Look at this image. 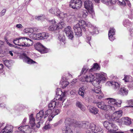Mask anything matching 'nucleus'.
<instances>
[{"instance_id": "obj_1", "label": "nucleus", "mask_w": 133, "mask_h": 133, "mask_svg": "<svg viewBox=\"0 0 133 133\" xmlns=\"http://www.w3.org/2000/svg\"><path fill=\"white\" fill-rule=\"evenodd\" d=\"M86 26L89 28L88 30L92 35L98 33L97 28L92 25L89 22H86L83 20H81L79 23L74 25L73 27L75 35L78 37L81 36L82 35V31L85 32Z\"/></svg>"}, {"instance_id": "obj_2", "label": "nucleus", "mask_w": 133, "mask_h": 133, "mask_svg": "<svg viewBox=\"0 0 133 133\" xmlns=\"http://www.w3.org/2000/svg\"><path fill=\"white\" fill-rule=\"evenodd\" d=\"M107 99H109L108 103L112 106L107 105L103 102L96 103V105L101 109L107 111L108 110L114 111L117 107H121L122 103L121 100L112 98H108Z\"/></svg>"}, {"instance_id": "obj_3", "label": "nucleus", "mask_w": 133, "mask_h": 133, "mask_svg": "<svg viewBox=\"0 0 133 133\" xmlns=\"http://www.w3.org/2000/svg\"><path fill=\"white\" fill-rule=\"evenodd\" d=\"M77 121L69 118H66L65 121V126L62 128L63 132L64 133H73L70 127L71 126L75 127V123Z\"/></svg>"}, {"instance_id": "obj_4", "label": "nucleus", "mask_w": 133, "mask_h": 133, "mask_svg": "<svg viewBox=\"0 0 133 133\" xmlns=\"http://www.w3.org/2000/svg\"><path fill=\"white\" fill-rule=\"evenodd\" d=\"M56 94L57 96L54 98V100H56L58 105L62 106L65 100L64 97L65 96V93L64 92L63 93L61 89H58L56 91Z\"/></svg>"}, {"instance_id": "obj_5", "label": "nucleus", "mask_w": 133, "mask_h": 133, "mask_svg": "<svg viewBox=\"0 0 133 133\" xmlns=\"http://www.w3.org/2000/svg\"><path fill=\"white\" fill-rule=\"evenodd\" d=\"M84 6L89 13L92 15V18L94 17L95 12L93 9V4L89 0H84Z\"/></svg>"}, {"instance_id": "obj_6", "label": "nucleus", "mask_w": 133, "mask_h": 133, "mask_svg": "<svg viewBox=\"0 0 133 133\" xmlns=\"http://www.w3.org/2000/svg\"><path fill=\"white\" fill-rule=\"evenodd\" d=\"M50 24H52L49 26L48 28L49 31H52L55 30L59 29H61L64 25L63 23L62 22L59 23L57 25H55L56 22L54 20H51L49 21Z\"/></svg>"}, {"instance_id": "obj_7", "label": "nucleus", "mask_w": 133, "mask_h": 133, "mask_svg": "<svg viewBox=\"0 0 133 133\" xmlns=\"http://www.w3.org/2000/svg\"><path fill=\"white\" fill-rule=\"evenodd\" d=\"M82 6L81 0H71L69 4V6L74 9H78Z\"/></svg>"}, {"instance_id": "obj_8", "label": "nucleus", "mask_w": 133, "mask_h": 133, "mask_svg": "<svg viewBox=\"0 0 133 133\" xmlns=\"http://www.w3.org/2000/svg\"><path fill=\"white\" fill-rule=\"evenodd\" d=\"M91 123L87 121H83L82 122H76L75 124V127L87 129H89V126H90Z\"/></svg>"}, {"instance_id": "obj_9", "label": "nucleus", "mask_w": 133, "mask_h": 133, "mask_svg": "<svg viewBox=\"0 0 133 133\" xmlns=\"http://www.w3.org/2000/svg\"><path fill=\"white\" fill-rule=\"evenodd\" d=\"M93 94L96 97V98L98 99H101L103 97L104 95L102 93L101 89L95 87L94 89L92 90Z\"/></svg>"}, {"instance_id": "obj_10", "label": "nucleus", "mask_w": 133, "mask_h": 133, "mask_svg": "<svg viewBox=\"0 0 133 133\" xmlns=\"http://www.w3.org/2000/svg\"><path fill=\"white\" fill-rule=\"evenodd\" d=\"M64 31L68 38L71 40L73 39L74 38V33L71 30L70 26H67L65 28Z\"/></svg>"}, {"instance_id": "obj_11", "label": "nucleus", "mask_w": 133, "mask_h": 133, "mask_svg": "<svg viewBox=\"0 0 133 133\" xmlns=\"http://www.w3.org/2000/svg\"><path fill=\"white\" fill-rule=\"evenodd\" d=\"M122 110L115 111L112 114L111 119L116 122H118L119 118L122 116Z\"/></svg>"}, {"instance_id": "obj_12", "label": "nucleus", "mask_w": 133, "mask_h": 133, "mask_svg": "<svg viewBox=\"0 0 133 133\" xmlns=\"http://www.w3.org/2000/svg\"><path fill=\"white\" fill-rule=\"evenodd\" d=\"M48 111H46L44 115V111L43 110H41L37 114L36 116V119L40 120L41 119H43V118H45L46 117L48 116L49 115L48 113Z\"/></svg>"}, {"instance_id": "obj_13", "label": "nucleus", "mask_w": 133, "mask_h": 133, "mask_svg": "<svg viewBox=\"0 0 133 133\" xmlns=\"http://www.w3.org/2000/svg\"><path fill=\"white\" fill-rule=\"evenodd\" d=\"M13 129L11 125H7L2 130L1 133H12Z\"/></svg>"}, {"instance_id": "obj_14", "label": "nucleus", "mask_w": 133, "mask_h": 133, "mask_svg": "<svg viewBox=\"0 0 133 133\" xmlns=\"http://www.w3.org/2000/svg\"><path fill=\"white\" fill-rule=\"evenodd\" d=\"M37 47H36V49L40 52L41 53H45L47 52L48 50L47 49L45 48L40 43H37Z\"/></svg>"}, {"instance_id": "obj_15", "label": "nucleus", "mask_w": 133, "mask_h": 133, "mask_svg": "<svg viewBox=\"0 0 133 133\" xmlns=\"http://www.w3.org/2000/svg\"><path fill=\"white\" fill-rule=\"evenodd\" d=\"M18 129L22 132L29 133V132H27L28 130H30V132H31V129L30 128V127L27 125L25 126H21L18 128Z\"/></svg>"}, {"instance_id": "obj_16", "label": "nucleus", "mask_w": 133, "mask_h": 133, "mask_svg": "<svg viewBox=\"0 0 133 133\" xmlns=\"http://www.w3.org/2000/svg\"><path fill=\"white\" fill-rule=\"evenodd\" d=\"M59 105V107H61L62 106H60L58 105L57 103V102L56 100H52L50 103L48 104V109L50 110H53L55 107L57 105Z\"/></svg>"}, {"instance_id": "obj_17", "label": "nucleus", "mask_w": 133, "mask_h": 133, "mask_svg": "<svg viewBox=\"0 0 133 133\" xmlns=\"http://www.w3.org/2000/svg\"><path fill=\"white\" fill-rule=\"evenodd\" d=\"M49 11L50 13L58 17H59L61 15L60 10L57 8H52L49 10Z\"/></svg>"}, {"instance_id": "obj_18", "label": "nucleus", "mask_w": 133, "mask_h": 133, "mask_svg": "<svg viewBox=\"0 0 133 133\" xmlns=\"http://www.w3.org/2000/svg\"><path fill=\"white\" fill-rule=\"evenodd\" d=\"M98 126V125H96L93 123H91L89 126L90 130L87 131L86 133H94Z\"/></svg>"}, {"instance_id": "obj_19", "label": "nucleus", "mask_w": 133, "mask_h": 133, "mask_svg": "<svg viewBox=\"0 0 133 133\" xmlns=\"http://www.w3.org/2000/svg\"><path fill=\"white\" fill-rule=\"evenodd\" d=\"M95 74L93 75L92 74L89 72V74L85 77V81L87 82H91L95 78Z\"/></svg>"}, {"instance_id": "obj_20", "label": "nucleus", "mask_w": 133, "mask_h": 133, "mask_svg": "<svg viewBox=\"0 0 133 133\" xmlns=\"http://www.w3.org/2000/svg\"><path fill=\"white\" fill-rule=\"evenodd\" d=\"M24 39L23 38H22L19 37L18 38H16L14 40L13 42L16 45L23 46H24L25 45V44H23V43H21V41H22Z\"/></svg>"}, {"instance_id": "obj_21", "label": "nucleus", "mask_w": 133, "mask_h": 133, "mask_svg": "<svg viewBox=\"0 0 133 133\" xmlns=\"http://www.w3.org/2000/svg\"><path fill=\"white\" fill-rule=\"evenodd\" d=\"M118 94L122 96H127L128 94V91L127 89L124 87L121 88L119 90Z\"/></svg>"}, {"instance_id": "obj_22", "label": "nucleus", "mask_w": 133, "mask_h": 133, "mask_svg": "<svg viewBox=\"0 0 133 133\" xmlns=\"http://www.w3.org/2000/svg\"><path fill=\"white\" fill-rule=\"evenodd\" d=\"M95 75L99 80H100V82L102 80H105L106 79L107 74L106 73H103L100 74L99 73H95Z\"/></svg>"}, {"instance_id": "obj_23", "label": "nucleus", "mask_w": 133, "mask_h": 133, "mask_svg": "<svg viewBox=\"0 0 133 133\" xmlns=\"http://www.w3.org/2000/svg\"><path fill=\"white\" fill-rule=\"evenodd\" d=\"M110 128L108 132H110L114 133L118 129L117 126L115 124L111 123Z\"/></svg>"}, {"instance_id": "obj_24", "label": "nucleus", "mask_w": 133, "mask_h": 133, "mask_svg": "<svg viewBox=\"0 0 133 133\" xmlns=\"http://www.w3.org/2000/svg\"><path fill=\"white\" fill-rule=\"evenodd\" d=\"M88 110L91 113L96 115L97 114L98 110L97 108L91 106H89L88 107Z\"/></svg>"}, {"instance_id": "obj_25", "label": "nucleus", "mask_w": 133, "mask_h": 133, "mask_svg": "<svg viewBox=\"0 0 133 133\" xmlns=\"http://www.w3.org/2000/svg\"><path fill=\"white\" fill-rule=\"evenodd\" d=\"M29 123L31 125L32 128L33 129L35 125V118L33 117V114H31L29 115Z\"/></svg>"}, {"instance_id": "obj_26", "label": "nucleus", "mask_w": 133, "mask_h": 133, "mask_svg": "<svg viewBox=\"0 0 133 133\" xmlns=\"http://www.w3.org/2000/svg\"><path fill=\"white\" fill-rule=\"evenodd\" d=\"M60 84L61 85L62 87L64 89L69 84V82L66 81L65 78L63 77L60 82Z\"/></svg>"}, {"instance_id": "obj_27", "label": "nucleus", "mask_w": 133, "mask_h": 133, "mask_svg": "<svg viewBox=\"0 0 133 133\" xmlns=\"http://www.w3.org/2000/svg\"><path fill=\"white\" fill-rule=\"evenodd\" d=\"M100 68L97 63H95L94 64L93 67L89 70V72H91L94 71L99 70Z\"/></svg>"}, {"instance_id": "obj_28", "label": "nucleus", "mask_w": 133, "mask_h": 133, "mask_svg": "<svg viewBox=\"0 0 133 133\" xmlns=\"http://www.w3.org/2000/svg\"><path fill=\"white\" fill-rule=\"evenodd\" d=\"M76 105L77 107L80 108L82 111H84L85 110V108L81 102L78 101H77Z\"/></svg>"}, {"instance_id": "obj_29", "label": "nucleus", "mask_w": 133, "mask_h": 133, "mask_svg": "<svg viewBox=\"0 0 133 133\" xmlns=\"http://www.w3.org/2000/svg\"><path fill=\"white\" fill-rule=\"evenodd\" d=\"M91 82L95 87L98 86L100 82V80H99L97 77L96 78L95 77V78L93 80H92Z\"/></svg>"}, {"instance_id": "obj_30", "label": "nucleus", "mask_w": 133, "mask_h": 133, "mask_svg": "<svg viewBox=\"0 0 133 133\" xmlns=\"http://www.w3.org/2000/svg\"><path fill=\"white\" fill-rule=\"evenodd\" d=\"M25 43H26L25 45L24 46H29L32 45L33 44L32 41L27 38H25Z\"/></svg>"}, {"instance_id": "obj_31", "label": "nucleus", "mask_w": 133, "mask_h": 133, "mask_svg": "<svg viewBox=\"0 0 133 133\" xmlns=\"http://www.w3.org/2000/svg\"><path fill=\"white\" fill-rule=\"evenodd\" d=\"M123 119L124 124L126 125H130L132 123L131 119L129 117H124L123 118Z\"/></svg>"}, {"instance_id": "obj_32", "label": "nucleus", "mask_w": 133, "mask_h": 133, "mask_svg": "<svg viewBox=\"0 0 133 133\" xmlns=\"http://www.w3.org/2000/svg\"><path fill=\"white\" fill-rule=\"evenodd\" d=\"M24 58L25 60V62H26L27 63L29 64H31L36 63L35 61L30 59L25 55H24Z\"/></svg>"}, {"instance_id": "obj_33", "label": "nucleus", "mask_w": 133, "mask_h": 133, "mask_svg": "<svg viewBox=\"0 0 133 133\" xmlns=\"http://www.w3.org/2000/svg\"><path fill=\"white\" fill-rule=\"evenodd\" d=\"M111 86L114 89H118L120 85L118 83L115 81H112L110 82Z\"/></svg>"}, {"instance_id": "obj_34", "label": "nucleus", "mask_w": 133, "mask_h": 133, "mask_svg": "<svg viewBox=\"0 0 133 133\" xmlns=\"http://www.w3.org/2000/svg\"><path fill=\"white\" fill-rule=\"evenodd\" d=\"M40 33V39H43L47 38L49 36V34L47 33L44 32Z\"/></svg>"}, {"instance_id": "obj_35", "label": "nucleus", "mask_w": 133, "mask_h": 133, "mask_svg": "<svg viewBox=\"0 0 133 133\" xmlns=\"http://www.w3.org/2000/svg\"><path fill=\"white\" fill-rule=\"evenodd\" d=\"M123 24L125 26L128 28H129V26H131L132 25L128 19H125L124 21Z\"/></svg>"}, {"instance_id": "obj_36", "label": "nucleus", "mask_w": 133, "mask_h": 133, "mask_svg": "<svg viewBox=\"0 0 133 133\" xmlns=\"http://www.w3.org/2000/svg\"><path fill=\"white\" fill-rule=\"evenodd\" d=\"M85 92V89L83 87L80 88H79L78 94L79 95L83 97H84V95Z\"/></svg>"}, {"instance_id": "obj_37", "label": "nucleus", "mask_w": 133, "mask_h": 133, "mask_svg": "<svg viewBox=\"0 0 133 133\" xmlns=\"http://www.w3.org/2000/svg\"><path fill=\"white\" fill-rule=\"evenodd\" d=\"M110 31L108 33L109 38L110 40L111 41H113L115 39V37L114 36V32L112 33H110Z\"/></svg>"}, {"instance_id": "obj_38", "label": "nucleus", "mask_w": 133, "mask_h": 133, "mask_svg": "<svg viewBox=\"0 0 133 133\" xmlns=\"http://www.w3.org/2000/svg\"><path fill=\"white\" fill-rule=\"evenodd\" d=\"M88 13L87 10H83L81 13V15L83 18H86L88 16Z\"/></svg>"}, {"instance_id": "obj_39", "label": "nucleus", "mask_w": 133, "mask_h": 133, "mask_svg": "<svg viewBox=\"0 0 133 133\" xmlns=\"http://www.w3.org/2000/svg\"><path fill=\"white\" fill-rule=\"evenodd\" d=\"M111 123L107 121H105L103 123V125L105 128L109 130Z\"/></svg>"}, {"instance_id": "obj_40", "label": "nucleus", "mask_w": 133, "mask_h": 133, "mask_svg": "<svg viewBox=\"0 0 133 133\" xmlns=\"http://www.w3.org/2000/svg\"><path fill=\"white\" fill-rule=\"evenodd\" d=\"M119 4L122 6H125L126 5V2H129L128 0H117Z\"/></svg>"}, {"instance_id": "obj_41", "label": "nucleus", "mask_w": 133, "mask_h": 133, "mask_svg": "<svg viewBox=\"0 0 133 133\" xmlns=\"http://www.w3.org/2000/svg\"><path fill=\"white\" fill-rule=\"evenodd\" d=\"M96 130L94 133H103V130L101 128L100 126L98 125L97 128H96Z\"/></svg>"}, {"instance_id": "obj_42", "label": "nucleus", "mask_w": 133, "mask_h": 133, "mask_svg": "<svg viewBox=\"0 0 133 133\" xmlns=\"http://www.w3.org/2000/svg\"><path fill=\"white\" fill-rule=\"evenodd\" d=\"M40 33L33 34V39L35 40H39L40 39Z\"/></svg>"}, {"instance_id": "obj_43", "label": "nucleus", "mask_w": 133, "mask_h": 133, "mask_svg": "<svg viewBox=\"0 0 133 133\" xmlns=\"http://www.w3.org/2000/svg\"><path fill=\"white\" fill-rule=\"evenodd\" d=\"M37 119L38 120H39V121L37 124L36 126V127L37 128H38L40 127L41 125L43 124L44 122L43 119H42L40 120Z\"/></svg>"}, {"instance_id": "obj_44", "label": "nucleus", "mask_w": 133, "mask_h": 133, "mask_svg": "<svg viewBox=\"0 0 133 133\" xmlns=\"http://www.w3.org/2000/svg\"><path fill=\"white\" fill-rule=\"evenodd\" d=\"M88 69L87 66H84L82 69V72L80 75V76H81V75L82 74H84L85 72H87Z\"/></svg>"}, {"instance_id": "obj_45", "label": "nucleus", "mask_w": 133, "mask_h": 133, "mask_svg": "<svg viewBox=\"0 0 133 133\" xmlns=\"http://www.w3.org/2000/svg\"><path fill=\"white\" fill-rule=\"evenodd\" d=\"M101 2L107 5L111 4L112 0H101Z\"/></svg>"}, {"instance_id": "obj_46", "label": "nucleus", "mask_w": 133, "mask_h": 133, "mask_svg": "<svg viewBox=\"0 0 133 133\" xmlns=\"http://www.w3.org/2000/svg\"><path fill=\"white\" fill-rule=\"evenodd\" d=\"M60 112V111L59 110L56 109L55 110V111H54L52 114L55 116L59 114Z\"/></svg>"}, {"instance_id": "obj_47", "label": "nucleus", "mask_w": 133, "mask_h": 133, "mask_svg": "<svg viewBox=\"0 0 133 133\" xmlns=\"http://www.w3.org/2000/svg\"><path fill=\"white\" fill-rule=\"evenodd\" d=\"M91 39V37L88 36H87V38L86 39V41L87 42L89 43L90 45V41Z\"/></svg>"}, {"instance_id": "obj_48", "label": "nucleus", "mask_w": 133, "mask_h": 133, "mask_svg": "<svg viewBox=\"0 0 133 133\" xmlns=\"http://www.w3.org/2000/svg\"><path fill=\"white\" fill-rule=\"evenodd\" d=\"M58 39L60 41L64 42L65 41L64 37L62 36H59L58 38Z\"/></svg>"}, {"instance_id": "obj_49", "label": "nucleus", "mask_w": 133, "mask_h": 133, "mask_svg": "<svg viewBox=\"0 0 133 133\" xmlns=\"http://www.w3.org/2000/svg\"><path fill=\"white\" fill-rule=\"evenodd\" d=\"M6 10L5 9L3 10L0 13V16H2L4 15L6 12Z\"/></svg>"}, {"instance_id": "obj_50", "label": "nucleus", "mask_w": 133, "mask_h": 133, "mask_svg": "<svg viewBox=\"0 0 133 133\" xmlns=\"http://www.w3.org/2000/svg\"><path fill=\"white\" fill-rule=\"evenodd\" d=\"M4 63L5 65L8 67L9 65V62L8 60H5L4 61Z\"/></svg>"}, {"instance_id": "obj_51", "label": "nucleus", "mask_w": 133, "mask_h": 133, "mask_svg": "<svg viewBox=\"0 0 133 133\" xmlns=\"http://www.w3.org/2000/svg\"><path fill=\"white\" fill-rule=\"evenodd\" d=\"M129 76H125L124 78L123 79V80H124L125 82H127L129 81Z\"/></svg>"}, {"instance_id": "obj_52", "label": "nucleus", "mask_w": 133, "mask_h": 133, "mask_svg": "<svg viewBox=\"0 0 133 133\" xmlns=\"http://www.w3.org/2000/svg\"><path fill=\"white\" fill-rule=\"evenodd\" d=\"M3 65L2 64H0V74L3 72Z\"/></svg>"}, {"instance_id": "obj_53", "label": "nucleus", "mask_w": 133, "mask_h": 133, "mask_svg": "<svg viewBox=\"0 0 133 133\" xmlns=\"http://www.w3.org/2000/svg\"><path fill=\"white\" fill-rule=\"evenodd\" d=\"M60 14L61 15L59 17L64 18V17H66L67 16V15L66 14H64L63 13H61V11Z\"/></svg>"}, {"instance_id": "obj_54", "label": "nucleus", "mask_w": 133, "mask_h": 133, "mask_svg": "<svg viewBox=\"0 0 133 133\" xmlns=\"http://www.w3.org/2000/svg\"><path fill=\"white\" fill-rule=\"evenodd\" d=\"M129 88H131L133 87V82H131L128 85Z\"/></svg>"}, {"instance_id": "obj_55", "label": "nucleus", "mask_w": 133, "mask_h": 133, "mask_svg": "<svg viewBox=\"0 0 133 133\" xmlns=\"http://www.w3.org/2000/svg\"><path fill=\"white\" fill-rule=\"evenodd\" d=\"M110 31V33H111L112 32H114V35L115 34V29L113 28H110V30L109 31V32Z\"/></svg>"}, {"instance_id": "obj_56", "label": "nucleus", "mask_w": 133, "mask_h": 133, "mask_svg": "<svg viewBox=\"0 0 133 133\" xmlns=\"http://www.w3.org/2000/svg\"><path fill=\"white\" fill-rule=\"evenodd\" d=\"M55 116L53 114H52V115L51 116H49V118H48V120L49 121H50L52 120V119L53 118V117H54Z\"/></svg>"}, {"instance_id": "obj_57", "label": "nucleus", "mask_w": 133, "mask_h": 133, "mask_svg": "<svg viewBox=\"0 0 133 133\" xmlns=\"http://www.w3.org/2000/svg\"><path fill=\"white\" fill-rule=\"evenodd\" d=\"M42 18L43 17L41 16H36L35 17V18L38 20H41Z\"/></svg>"}, {"instance_id": "obj_58", "label": "nucleus", "mask_w": 133, "mask_h": 133, "mask_svg": "<svg viewBox=\"0 0 133 133\" xmlns=\"http://www.w3.org/2000/svg\"><path fill=\"white\" fill-rule=\"evenodd\" d=\"M50 125L48 124V125H46L44 127V128L45 129H47L50 128Z\"/></svg>"}, {"instance_id": "obj_59", "label": "nucleus", "mask_w": 133, "mask_h": 133, "mask_svg": "<svg viewBox=\"0 0 133 133\" xmlns=\"http://www.w3.org/2000/svg\"><path fill=\"white\" fill-rule=\"evenodd\" d=\"M128 104L130 105H133V99H130L128 101Z\"/></svg>"}, {"instance_id": "obj_60", "label": "nucleus", "mask_w": 133, "mask_h": 133, "mask_svg": "<svg viewBox=\"0 0 133 133\" xmlns=\"http://www.w3.org/2000/svg\"><path fill=\"white\" fill-rule=\"evenodd\" d=\"M26 119L27 118H24L23 119L22 122V124L23 125L25 124V123L26 121Z\"/></svg>"}, {"instance_id": "obj_61", "label": "nucleus", "mask_w": 133, "mask_h": 133, "mask_svg": "<svg viewBox=\"0 0 133 133\" xmlns=\"http://www.w3.org/2000/svg\"><path fill=\"white\" fill-rule=\"evenodd\" d=\"M16 27L19 28H22L23 26L21 24H19L16 25Z\"/></svg>"}, {"instance_id": "obj_62", "label": "nucleus", "mask_w": 133, "mask_h": 133, "mask_svg": "<svg viewBox=\"0 0 133 133\" xmlns=\"http://www.w3.org/2000/svg\"><path fill=\"white\" fill-rule=\"evenodd\" d=\"M130 36L132 37L133 36V29H130Z\"/></svg>"}, {"instance_id": "obj_63", "label": "nucleus", "mask_w": 133, "mask_h": 133, "mask_svg": "<svg viewBox=\"0 0 133 133\" xmlns=\"http://www.w3.org/2000/svg\"><path fill=\"white\" fill-rule=\"evenodd\" d=\"M70 93L71 95H74L75 94V91L74 90L71 91Z\"/></svg>"}, {"instance_id": "obj_64", "label": "nucleus", "mask_w": 133, "mask_h": 133, "mask_svg": "<svg viewBox=\"0 0 133 133\" xmlns=\"http://www.w3.org/2000/svg\"><path fill=\"white\" fill-rule=\"evenodd\" d=\"M5 104L3 103H2L0 105V107L2 108H4L5 107Z\"/></svg>"}]
</instances>
